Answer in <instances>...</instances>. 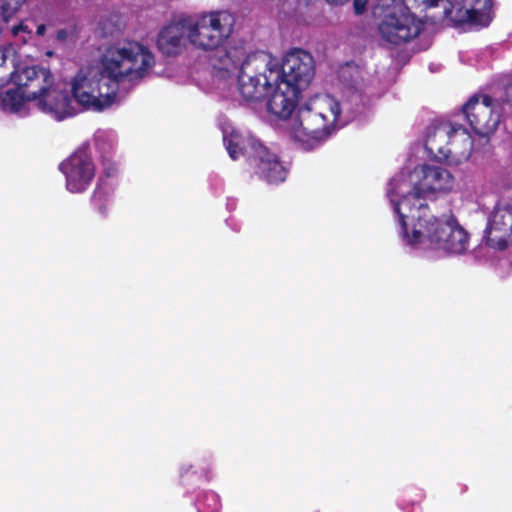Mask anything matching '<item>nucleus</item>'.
Here are the masks:
<instances>
[{
  "mask_svg": "<svg viewBox=\"0 0 512 512\" xmlns=\"http://www.w3.org/2000/svg\"><path fill=\"white\" fill-rule=\"evenodd\" d=\"M471 146L472 142L466 128L451 122L431 127L425 139L428 155L438 162L458 163L468 159Z\"/></svg>",
  "mask_w": 512,
  "mask_h": 512,
  "instance_id": "423d86ee",
  "label": "nucleus"
},
{
  "mask_svg": "<svg viewBox=\"0 0 512 512\" xmlns=\"http://www.w3.org/2000/svg\"><path fill=\"white\" fill-rule=\"evenodd\" d=\"M280 78L279 66L264 52L248 54L238 73V91L249 103L262 102Z\"/></svg>",
  "mask_w": 512,
  "mask_h": 512,
  "instance_id": "39448f33",
  "label": "nucleus"
},
{
  "mask_svg": "<svg viewBox=\"0 0 512 512\" xmlns=\"http://www.w3.org/2000/svg\"><path fill=\"white\" fill-rule=\"evenodd\" d=\"M20 30H24V27H23V25H22V24H20V25H18V26L13 27V33H14L15 35H17V34H18V32H19Z\"/></svg>",
  "mask_w": 512,
  "mask_h": 512,
  "instance_id": "bb28decb",
  "label": "nucleus"
},
{
  "mask_svg": "<svg viewBox=\"0 0 512 512\" xmlns=\"http://www.w3.org/2000/svg\"><path fill=\"white\" fill-rule=\"evenodd\" d=\"M16 70H11L7 65V56L3 50L0 49V88L14 81Z\"/></svg>",
  "mask_w": 512,
  "mask_h": 512,
  "instance_id": "4be33fe9",
  "label": "nucleus"
},
{
  "mask_svg": "<svg viewBox=\"0 0 512 512\" xmlns=\"http://www.w3.org/2000/svg\"><path fill=\"white\" fill-rule=\"evenodd\" d=\"M327 3L333 6H342L348 3L350 0H325Z\"/></svg>",
  "mask_w": 512,
  "mask_h": 512,
  "instance_id": "393cba45",
  "label": "nucleus"
},
{
  "mask_svg": "<svg viewBox=\"0 0 512 512\" xmlns=\"http://www.w3.org/2000/svg\"><path fill=\"white\" fill-rule=\"evenodd\" d=\"M108 195L101 185H97L90 196V204L102 217L107 216Z\"/></svg>",
  "mask_w": 512,
  "mask_h": 512,
  "instance_id": "aec40b11",
  "label": "nucleus"
},
{
  "mask_svg": "<svg viewBox=\"0 0 512 512\" xmlns=\"http://www.w3.org/2000/svg\"><path fill=\"white\" fill-rule=\"evenodd\" d=\"M506 101H507V104L511 107L512 109V85H510L507 89H506Z\"/></svg>",
  "mask_w": 512,
  "mask_h": 512,
  "instance_id": "b1692460",
  "label": "nucleus"
},
{
  "mask_svg": "<svg viewBox=\"0 0 512 512\" xmlns=\"http://www.w3.org/2000/svg\"><path fill=\"white\" fill-rule=\"evenodd\" d=\"M424 239L435 249L454 254L463 253L469 245V234L453 215L444 220L433 217L423 229L415 226L409 244H417Z\"/></svg>",
  "mask_w": 512,
  "mask_h": 512,
  "instance_id": "6e6552de",
  "label": "nucleus"
},
{
  "mask_svg": "<svg viewBox=\"0 0 512 512\" xmlns=\"http://www.w3.org/2000/svg\"><path fill=\"white\" fill-rule=\"evenodd\" d=\"M13 82L24 91L29 101L35 102L41 111L57 120L71 117L77 112L67 87L54 83V76L47 68L25 67L16 71Z\"/></svg>",
  "mask_w": 512,
  "mask_h": 512,
  "instance_id": "f03ea898",
  "label": "nucleus"
},
{
  "mask_svg": "<svg viewBox=\"0 0 512 512\" xmlns=\"http://www.w3.org/2000/svg\"><path fill=\"white\" fill-rule=\"evenodd\" d=\"M105 173H106V176H107V177H110V176H112V175H113V173H112V172H110L109 170H108V171H106Z\"/></svg>",
  "mask_w": 512,
  "mask_h": 512,
  "instance_id": "c85d7f7f",
  "label": "nucleus"
},
{
  "mask_svg": "<svg viewBox=\"0 0 512 512\" xmlns=\"http://www.w3.org/2000/svg\"><path fill=\"white\" fill-rule=\"evenodd\" d=\"M485 244L493 249L505 250L512 244V205L497 204L488 218L484 230Z\"/></svg>",
  "mask_w": 512,
  "mask_h": 512,
  "instance_id": "4468645a",
  "label": "nucleus"
},
{
  "mask_svg": "<svg viewBox=\"0 0 512 512\" xmlns=\"http://www.w3.org/2000/svg\"><path fill=\"white\" fill-rule=\"evenodd\" d=\"M212 498L215 500V507L212 512H218L219 511V502L217 500V496L215 494H212Z\"/></svg>",
  "mask_w": 512,
  "mask_h": 512,
  "instance_id": "a878e982",
  "label": "nucleus"
},
{
  "mask_svg": "<svg viewBox=\"0 0 512 512\" xmlns=\"http://www.w3.org/2000/svg\"><path fill=\"white\" fill-rule=\"evenodd\" d=\"M154 65L153 53L138 42L110 45L102 55L100 72L80 70L74 76L70 97L85 108L102 111L110 107L117 97L110 82L140 81Z\"/></svg>",
  "mask_w": 512,
  "mask_h": 512,
  "instance_id": "f257e3e1",
  "label": "nucleus"
},
{
  "mask_svg": "<svg viewBox=\"0 0 512 512\" xmlns=\"http://www.w3.org/2000/svg\"><path fill=\"white\" fill-rule=\"evenodd\" d=\"M0 100L2 109L9 112H18L24 103L29 101L24 91L18 85L0 94Z\"/></svg>",
  "mask_w": 512,
  "mask_h": 512,
  "instance_id": "6ab92c4d",
  "label": "nucleus"
},
{
  "mask_svg": "<svg viewBox=\"0 0 512 512\" xmlns=\"http://www.w3.org/2000/svg\"><path fill=\"white\" fill-rule=\"evenodd\" d=\"M411 179L426 196L434 192L449 191L453 184V177L447 169L427 164L416 166L411 173Z\"/></svg>",
  "mask_w": 512,
  "mask_h": 512,
  "instance_id": "2eb2a0df",
  "label": "nucleus"
},
{
  "mask_svg": "<svg viewBox=\"0 0 512 512\" xmlns=\"http://www.w3.org/2000/svg\"><path fill=\"white\" fill-rule=\"evenodd\" d=\"M407 8L420 9L421 11L443 6L445 12L451 7L450 0H403Z\"/></svg>",
  "mask_w": 512,
  "mask_h": 512,
  "instance_id": "412c9836",
  "label": "nucleus"
},
{
  "mask_svg": "<svg viewBox=\"0 0 512 512\" xmlns=\"http://www.w3.org/2000/svg\"><path fill=\"white\" fill-rule=\"evenodd\" d=\"M188 39L186 17L164 26L158 33L156 45L162 55L170 57L182 53Z\"/></svg>",
  "mask_w": 512,
  "mask_h": 512,
  "instance_id": "f3484780",
  "label": "nucleus"
},
{
  "mask_svg": "<svg viewBox=\"0 0 512 512\" xmlns=\"http://www.w3.org/2000/svg\"><path fill=\"white\" fill-rule=\"evenodd\" d=\"M340 114V103L333 96L311 97L298 109L291 137L304 151H312L335 130Z\"/></svg>",
  "mask_w": 512,
  "mask_h": 512,
  "instance_id": "7ed1b4c3",
  "label": "nucleus"
},
{
  "mask_svg": "<svg viewBox=\"0 0 512 512\" xmlns=\"http://www.w3.org/2000/svg\"><path fill=\"white\" fill-rule=\"evenodd\" d=\"M271 92L272 94L267 101L268 112L279 119L285 120L290 118L302 92L292 87V84L282 82L281 80L274 84Z\"/></svg>",
  "mask_w": 512,
  "mask_h": 512,
  "instance_id": "dca6fc26",
  "label": "nucleus"
},
{
  "mask_svg": "<svg viewBox=\"0 0 512 512\" xmlns=\"http://www.w3.org/2000/svg\"><path fill=\"white\" fill-rule=\"evenodd\" d=\"M426 197L413 183L412 190L394 203V212L399 218L400 234L408 244L409 239H411V235L408 233V225H412V230L415 225L417 229H423L425 224H428L434 217L430 215Z\"/></svg>",
  "mask_w": 512,
  "mask_h": 512,
  "instance_id": "9b49d317",
  "label": "nucleus"
},
{
  "mask_svg": "<svg viewBox=\"0 0 512 512\" xmlns=\"http://www.w3.org/2000/svg\"><path fill=\"white\" fill-rule=\"evenodd\" d=\"M64 174L66 188L71 193H84L93 182L96 166L89 145H82L59 164Z\"/></svg>",
  "mask_w": 512,
  "mask_h": 512,
  "instance_id": "9d476101",
  "label": "nucleus"
},
{
  "mask_svg": "<svg viewBox=\"0 0 512 512\" xmlns=\"http://www.w3.org/2000/svg\"><path fill=\"white\" fill-rule=\"evenodd\" d=\"M279 74V80L292 84V87L302 92L315 76L314 58L309 52L294 48L284 57Z\"/></svg>",
  "mask_w": 512,
  "mask_h": 512,
  "instance_id": "f8f14e48",
  "label": "nucleus"
},
{
  "mask_svg": "<svg viewBox=\"0 0 512 512\" xmlns=\"http://www.w3.org/2000/svg\"><path fill=\"white\" fill-rule=\"evenodd\" d=\"M495 102L490 95L475 94L462 106L461 112L476 135L488 138L498 128L500 114Z\"/></svg>",
  "mask_w": 512,
  "mask_h": 512,
  "instance_id": "1a4fd4ad",
  "label": "nucleus"
},
{
  "mask_svg": "<svg viewBox=\"0 0 512 512\" xmlns=\"http://www.w3.org/2000/svg\"><path fill=\"white\" fill-rule=\"evenodd\" d=\"M223 142L229 156L233 160L245 157L254 174L260 179L270 184L285 181L287 170L279 157L254 137L232 130L224 133Z\"/></svg>",
  "mask_w": 512,
  "mask_h": 512,
  "instance_id": "20e7f679",
  "label": "nucleus"
},
{
  "mask_svg": "<svg viewBox=\"0 0 512 512\" xmlns=\"http://www.w3.org/2000/svg\"><path fill=\"white\" fill-rule=\"evenodd\" d=\"M367 0H354L353 8L356 15H361L366 10Z\"/></svg>",
  "mask_w": 512,
  "mask_h": 512,
  "instance_id": "5701e85b",
  "label": "nucleus"
},
{
  "mask_svg": "<svg viewBox=\"0 0 512 512\" xmlns=\"http://www.w3.org/2000/svg\"><path fill=\"white\" fill-rule=\"evenodd\" d=\"M490 12L491 6L489 5V0H483L481 8L472 7L465 9L464 11H460L461 16L459 18V22L476 27H487L492 20Z\"/></svg>",
  "mask_w": 512,
  "mask_h": 512,
  "instance_id": "a211bd4d",
  "label": "nucleus"
},
{
  "mask_svg": "<svg viewBox=\"0 0 512 512\" xmlns=\"http://www.w3.org/2000/svg\"><path fill=\"white\" fill-rule=\"evenodd\" d=\"M44 30H45V27H44L43 25H41V26H39V27L37 28V33H38V34H42V33L44 32Z\"/></svg>",
  "mask_w": 512,
  "mask_h": 512,
  "instance_id": "cd10ccee",
  "label": "nucleus"
},
{
  "mask_svg": "<svg viewBox=\"0 0 512 512\" xmlns=\"http://www.w3.org/2000/svg\"><path fill=\"white\" fill-rule=\"evenodd\" d=\"M424 28V22L410 13H389L379 24V33L388 43L401 45L416 38Z\"/></svg>",
  "mask_w": 512,
  "mask_h": 512,
  "instance_id": "ddd939ff",
  "label": "nucleus"
},
{
  "mask_svg": "<svg viewBox=\"0 0 512 512\" xmlns=\"http://www.w3.org/2000/svg\"><path fill=\"white\" fill-rule=\"evenodd\" d=\"M188 40L196 48L212 51L221 47L233 32L235 19L228 11H211L196 18L186 17Z\"/></svg>",
  "mask_w": 512,
  "mask_h": 512,
  "instance_id": "0eeeda50",
  "label": "nucleus"
}]
</instances>
